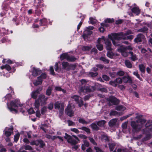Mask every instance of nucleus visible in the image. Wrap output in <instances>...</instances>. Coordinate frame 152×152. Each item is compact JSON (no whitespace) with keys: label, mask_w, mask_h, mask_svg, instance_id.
<instances>
[{"label":"nucleus","mask_w":152,"mask_h":152,"mask_svg":"<svg viewBox=\"0 0 152 152\" xmlns=\"http://www.w3.org/2000/svg\"><path fill=\"white\" fill-rule=\"evenodd\" d=\"M99 60L101 61H102L105 64H108L109 62V61L106 58L104 57H101L99 58Z\"/></svg>","instance_id":"nucleus-37"},{"label":"nucleus","mask_w":152,"mask_h":152,"mask_svg":"<svg viewBox=\"0 0 152 152\" xmlns=\"http://www.w3.org/2000/svg\"><path fill=\"white\" fill-rule=\"evenodd\" d=\"M53 102H50L48 105V108L50 110H52L53 107Z\"/></svg>","instance_id":"nucleus-58"},{"label":"nucleus","mask_w":152,"mask_h":152,"mask_svg":"<svg viewBox=\"0 0 152 152\" xmlns=\"http://www.w3.org/2000/svg\"><path fill=\"white\" fill-rule=\"evenodd\" d=\"M125 64L126 66L128 68H131L132 67V64L129 60H126Z\"/></svg>","instance_id":"nucleus-29"},{"label":"nucleus","mask_w":152,"mask_h":152,"mask_svg":"<svg viewBox=\"0 0 152 152\" xmlns=\"http://www.w3.org/2000/svg\"><path fill=\"white\" fill-rule=\"evenodd\" d=\"M145 128L142 129V132L144 134H147L152 132V121L149 120L145 125Z\"/></svg>","instance_id":"nucleus-4"},{"label":"nucleus","mask_w":152,"mask_h":152,"mask_svg":"<svg viewBox=\"0 0 152 152\" xmlns=\"http://www.w3.org/2000/svg\"><path fill=\"white\" fill-rule=\"evenodd\" d=\"M71 98L74 99V100L78 104L79 106L80 107L83 105L82 98L80 96L75 95L72 96Z\"/></svg>","instance_id":"nucleus-10"},{"label":"nucleus","mask_w":152,"mask_h":152,"mask_svg":"<svg viewBox=\"0 0 152 152\" xmlns=\"http://www.w3.org/2000/svg\"><path fill=\"white\" fill-rule=\"evenodd\" d=\"M118 52L121 53L122 56L124 57H127L128 55V53L126 50L123 47H121L118 49Z\"/></svg>","instance_id":"nucleus-17"},{"label":"nucleus","mask_w":152,"mask_h":152,"mask_svg":"<svg viewBox=\"0 0 152 152\" xmlns=\"http://www.w3.org/2000/svg\"><path fill=\"white\" fill-rule=\"evenodd\" d=\"M133 34V32L131 30H128L124 34L125 36H126L129 34Z\"/></svg>","instance_id":"nucleus-59"},{"label":"nucleus","mask_w":152,"mask_h":152,"mask_svg":"<svg viewBox=\"0 0 152 152\" xmlns=\"http://www.w3.org/2000/svg\"><path fill=\"white\" fill-rule=\"evenodd\" d=\"M65 135L64 138L67 140L68 143H70L72 145H75L77 143V141L73 139L72 137L70 135L66 133Z\"/></svg>","instance_id":"nucleus-9"},{"label":"nucleus","mask_w":152,"mask_h":152,"mask_svg":"<svg viewBox=\"0 0 152 152\" xmlns=\"http://www.w3.org/2000/svg\"><path fill=\"white\" fill-rule=\"evenodd\" d=\"M108 99L109 103L110 102L113 104L116 105L119 103V100L114 96H110Z\"/></svg>","instance_id":"nucleus-14"},{"label":"nucleus","mask_w":152,"mask_h":152,"mask_svg":"<svg viewBox=\"0 0 152 152\" xmlns=\"http://www.w3.org/2000/svg\"><path fill=\"white\" fill-rule=\"evenodd\" d=\"M69 56L67 53H63L60 56V59L61 60L64 59H66L67 60Z\"/></svg>","instance_id":"nucleus-28"},{"label":"nucleus","mask_w":152,"mask_h":152,"mask_svg":"<svg viewBox=\"0 0 152 152\" xmlns=\"http://www.w3.org/2000/svg\"><path fill=\"white\" fill-rule=\"evenodd\" d=\"M46 77V74L45 73H42L40 76L37 77L38 79H40L42 80V79H45Z\"/></svg>","instance_id":"nucleus-39"},{"label":"nucleus","mask_w":152,"mask_h":152,"mask_svg":"<svg viewBox=\"0 0 152 152\" xmlns=\"http://www.w3.org/2000/svg\"><path fill=\"white\" fill-rule=\"evenodd\" d=\"M139 67L140 71L142 73H144L145 71V66L143 64H141L139 65Z\"/></svg>","instance_id":"nucleus-30"},{"label":"nucleus","mask_w":152,"mask_h":152,"mask_svg":"<svg viewBox=\"0 0 152 152\" xmlns=\"http://www.w3.org/2000/svg\"><path fill=\"white\" fill-rule=\"evenodd\" d=\"M80 129L83 130L85 131L88 133H90V129L86 127H82Z\"/></svg>","instance_id":"nucleus-47"},{"label":"nucleus","mask_w":152,"mask_h":152,"mask_svg":"<svg viewBox=\"0 0 152 152\" xmlns=\"http://www.w3.org/2000/svg\"><path fill=\"white\" fill-rule=\"evenodd\" d=\"M96 20L93 18L91 17L89 19V23L91 24H94L96 23Z\"/></svg>","instance_id":"nucleus-44"},{"label":"nucleus","mask_w":152,"mask_h":152,"mask_svg":"<svg viewBox=\"0 0 152 152\" xmlns=\"http://www.w3.org/2000/svg\"><path fill=\"white\" fill-rule=\"evenodd\" d=\"M117 119L116 118L113 119L109 122V125L110 126H114L117 121Z\"/></svg>","instance_id":"nucleus-26"},{"label":"nucleus","mask_w":152,"mask_h":152,"mask_svg":"<svg viewBox=\"0 0 152 152\" xmlns=\"http://www.w3.org/2000/svg\"><path fill=\"white\" fill-rule=\"evenodd\" d=\"M145 37L142 34H140L137 35V37L134 39V41L136 43L141 42L142 40L144 39Z\"/></svg>","instance_id":"nucleus-16"},{"label":"nucleus","mask_w":152,"mask_h":152,"mask_svg":"<svg viewBox=\"0 0 152 152\" xmlns=\"http://www.w3.org/2000/svg\"><path fill=\"white\" fill-rule=\"evenodd\" d=\"M102 77L104 80L106 81H108L110 80V77L107 76L105 75H103Z\"/></svg>","instance_id":"nucleus-60"},{"label":"nucleus","mask_w":152,"mask_h":152,"mask_svg":"<svg viewBox=\"0 0 152 152\" xmlns=\"http://www.w3.org/2000/svg\"><path fill=\"white\" fill-rule=\"evenodd\" d=\"M115 80L116 81V83L117 85L118 84L122 83L123 82L122 79H121V78L120 77L117 78L115 79Z\"/></svg>","instance_id":"nucleus-48"},{"label":"nucleus","mask_w":152,"mask_h":152,"mask_svg":"<svg viewBox=\"0 0 152 152\" xmlns=\"http://www.w3.org/2000/svg\"><path fill=\"white\" fill-rule=\"evenodd\" d=\"M0 67L2 69H6L8 71H9L11 69V66L8 64H5V65H2Z\"/></svg>","instance_id":"nucleus-27"},{"label":"nucleus","mask_w":152,"mask_h":152,"mask_svg":"<svg viewBox=\"0 0 152 152\" xmlns=\"http://www.w3.org/2000/svg\"><path fill=\"white\" fill-rule=\"evenodd\" d=\"M109 84L111 86L116 87L117 86V85L116 83L115 80H111L109 82Z\"/></svg>","instance_id":"nucleus-40"},{"label":"nucleus","mask_w":152,"mask_h":152,"mask_svg":"<svg viewBox=\"0 0 152 152\" xmlns=\"http://www.w3.org/2000/svg\"><path fill=\"white\" fill-rule=\"evenodd\" d=\"M111 50H109V51H108L107 53V56L110 58H112L113 56V52L112 51H111Z\"/></svg>","instance_id":"nucleus-50"},{"label":"nucleus","mask_w":152,"mask_h":152,"mask_svg":"<svg viewBox=\"0 0 152 152\" xmlns=\"http://www.w3.org/2000/svg\"><path fill=\"white\" fill-rule=\"evenodd\" d=\"M24 148L26 150H32V148L31 146L28 145H25L24 146Z\"/></svg>","instance_id":"nucleus-54"},{"label":"nucleus","mask_w":152,"mask_h":152,"mask_svg":"<svg viewBox=\"0 0 152 152\" xmlns=\"http://www.w3.org/2000/svg\"><path fill=\"white\" fill-rule=\"evenodd\" d=\"M102 42H104L106 45V48L108 50H112L111 47L112 45L110 41L108 39H106L104 37H102Z\"/></svg>","instance_id":"nucleus-11"},{"label":"nucleus","mask_w":152,"mask_h":152,"mask_svg":"<svg viewBox=\"0 0 152 152\" xmlns=\"http://www.w3.org/2000/svg\"><path fill=\"white\" fill-rule=\"evenodd\" d=\"M88 138L90 141V142L93 144L95 145H96V142H95V141L93 138L91 137H88Z\"/></svg>","instance_id":"nucleus-55"},{"label":"nucleus","mask_w":152,"mask_h":152,"mask_svg":"<svg viewBox=\"0 0 152 152\" xmlns=\"http://www.w3.org/2000/svg\"><path fill=\"white\" fill-rule=\"evenodd\" d=\"M148 30V28L144 26L142 28L138 29L137 31L138 32H145Z\"/></svg>","instance_id":"nucleus-42"},{"label":"nucleus","mask_w":152,"mask_h":152,"mask_svg":"<svg viewBox=\"0 0 152 152\" xmlns=\"http://www.w3.org/2000/svg\"><path fill=\"white\" fill-rule=\"evenodd\" d=\"M48 98L46 97L45 95L41 94L38 97V100L40 102L41 105H45L47 103V101Z\"/></svg>","instance_id":"nucleus-12"},{"label":"nucleus","mask_w":152,"mask_h":152,"mask_svg":"<svg viewBox=\"0 0 152 152\" xmlns=\"http://www.w3.org/2000/svg\"><path fill=\"white\" fill-rule=\"evenodd\" d=\"M91 53H94V54H95L97 53V50L96 48H94L91 50Z\"/></svg>","instance_id":"nucleus-63"},{"label":"nucleus","mask_w":152,"mask_h":152,"mask_svg":"<svg viewBox=\"0 0 152 152\" xmlns=\"http://www.w3.org/2000/svg\"><path fill=\"white\" fill-rule=\"evenodd\" d=\"M115 110L118 111H123L126 109V107L122 105H119L117 106L115 108Z\"/></svg>","instance_id":"nucleus-32"},{"label":"nucleus","mask_w":152,"mask_h":152,"mask_svg":"<svg viewBox=\"0 0 152 152\" xmlns=\"http://www.w3.org/2000/svg\"><path fill=\"white\" fill-rule=\"evenodd\" d=\"M106 121L104 120H102L98 121L97 122V124L99 126H102L105 124Z\"/></svg>","instance_id":"nucleus-33"},{"label":"nucleus","mask_w":152,"mask_h":152,"mask_svg":"<svg viewBox=\"0 0 152 152\" xmlns=\"http://www.w3.org/2000/svg\"><path fill=\"white\" fill-rule=\"evenodd\" d=\"M122 81L125 83H132V80L129 76H124L122 78Z\"/></svg>","instance_id":"nucleus-21"},{"label":"nucleus","mask_w":152,"mask_h":152,"mask_svg":"<svg viewBox=\"0 0 152 152\" xmlns=\"http://www.w3.org/2000/svg\"><path fill=\"white\" fill-rule=\"evenodd\" d=\"M129 53L130 55V58L133 61H135L138 59L136 54H134L132 52H129Z\"/></svg>","instance_id":"nucleus-24"},{"label":"nucleus","mask_w":152,"mask_h":152,"mask_svg":"<svg viewBox=\"0 0 152 152\" xmlns=\"http://www.w3.org/2000/svg\"><path fill=\"white\" fill-rule=\"evenodd\" d=\"M140 116H138L136 117L137 119L136 121H132L131 125L132 128V131L134 132H137L140 131L144 125L146 120L144 119L141 118Z\"/></svg>","instance_id":"nucleus-1"},{"label":"nucleus","mask_w":152,"mask_h":152,"mask_svg":"<svg viewBox=\"0 0 152 152\" xmlns=\"http://www.w3.org/2000/svg\"><path fill=\"white\" fill-rule=\"evenodd\" d=\"M47 110V108L46 107H44L42 108L41 111V113L42 114H44L46 112Z\"/></svg>","instance_id":"nucleus-45"},{"label":"nucleus","mask_w":152,"mask_h":152,"mask_svg":"<svg viewBox=\"0 0 152 152\" xmlns=\"http://www.w3.org/2000/svg\"><path fill=\"white\" fill-rule=\"evenodd\" d=\"M62 66L63 69L67 70H69V69L70 66L68 62H65L62 63Z\"/></svg>","instance_id":"nucleus-23"},{"label":"nucleus","mask_w":152,"mask_h":152,"mask_svg":"<svg viewBox=\"0 0 152 152\" xmlns=\"http://www.w3.org/2000/svg\"><path fill=\"white\" fill-rule=\"evenodd\" d=\"M37 4L36 6V9L35 10V13L37 16H39L41 14V12L39 8L44 6V4L43 3V0H41L37 2Z\"/></svg>","instance_id":"nucleus-8"},{"label":"nucleus","mask_w":152,"mask_h":152,"mask_svg":"<svg viewBox=\"0 0 152 152\" xmlns=\"http://www.w3.org/2000/svg\"><path fill=\"white\" fill-rule=\"evenodd\" d=\"M13 128L12 126H11L9 128L6 127L4 132L5 135L7 137L10 136L13 133Z\"/></svg>","instance_id":"nucleus-13"},{"label":"nucleus","mask_w":152,"mask_h":152,"mask_svg":"<svg viewBox=\"0 0 152 152\" xmlns=\"http://www.w3.org/2000/svg\"><path fill=\"white\" fill-rule=\"evenodd\" d=\"M91 127L93 129L97 130L99 129V127L97 126V125L95 123H92L91 124Z\"/></svg>","instance_id":"nucleus-38"},{"label":"nucleus","mask_w":152,"mask_h":152,"mask_svg":"<svg viewBox=\"0 0 152 152\" xmlns=\"http://www.w3.org/2000/svg\"><path fill=\"white\" fill-rule=\"evenodd\" d=\"M52 90V88L50 87H49L46 91V94L48 96H50L51 94Z\"/></svg>","instance_id":"nucleus-46"},{"label":"nucleus","mask_w":152,"mask_h":152,"mask_svg":"<svg viewBox=\"0 0 152 152\" xmlns=\"http://www.w3.org/2000/svg\"><path fill=\"white\" fill-rule=\"evenodd\" d=\"M107 145L109 146L110 151H112L113 150L116 144L114 141H112L108 142Z\"/></svg>","instance_id":"nucleus-18"},{"label":"nucleus","mask_w":152,"mask_h":152,"mask_svg":"<svg viewBox=\"0 0 152 152\" xmlns=\"http://www.w3.org/2000/svg\"><path fill=\"white\" fill-rule=\"evenodd\" d=\"M96 89L94 86H84L81 87L79 91L81 92L89 93L93 92Z\"/></svg>","instance_id":"nucleus-5"},{"label":"nucleus","mask_w":152,"mask_h":152,"mask_svg":"<svg viewBox=\"0 0 152 152\" xmlns=\"http://www.w3.org/2000/svg\"><path fill=\"white\" fill-rule=\"evenodd\" d=\"M102 139L103 140H105L106 141H109V139L108 136L105 135H103L101 137Z\"/></svg>","instance_id":"nucleus-49"},{"label":"nucleus","mask_w":152,"mask_h":152,"mask_svg":"<svg viewBox=\"0 0 152 152\" xmlns=\"http://www.w3.org/2000/svg\"><path fill=\"white\" fill-rule=\"evenodd\" d=\"M40 102L38 99H36L34 102V106L37 109H39L40 106Z\"/></svg>","instance_id":"nucleus-34"},{"label":"nucleus","mask_w":152,"mask_h":152,"mask_svg":"<svg viewBox=\"0 0 152 152\" xmlns=\"http://www.w3.org/2000/svg\"><path fill=\"white\" fill-rule=\"evenodd\" d=\"M64 107V104L63 103H61L60 102L57 101L55 103V109H58L60 112V114L61 115H62L63 113Z\"/></svg>","instance_id":"nucleus-7"},{"label":"nucleus","mask_w":152,"mask_h":152,"mask_svg":"<svg viewBox=\"0 0 152 152\" xmlns=\"http://www.w3.org/2000/svg\"><path fill=\"white\" fill-rule=\"evenodd\" d=\"M94 148L96 151V152H104L100 148L98 147H95Z\"/></svg>","instance_id":"nucleus-62"},{"label":"nucleus","mask_w":152,"mask_h":152,"mask_svg":"<svg viewBox=\"0 0 152 152\" xmlns=\"http://www.w3.org/2000/svg\"><path fill=\"white\" fill-rule=\"evenodd\" d=\"M94 27L93 26H88L87 27V29L85 30L83 33L89 36L92 34V31L91 30H93Z\"/></svg>","instance_id":"nucleus-20"},{"label":"nucleus","mask_w":152,"mask_h":152,"mask_svg":"<svg viewBox=\"0 0 152 152\" xmlns=\"http://www.w3.org/2000/svg\"><path fill=\"white\" fill-rule=\"evenodd\" d=\"M42 80L40 79H38V80H36L35 82L33 83V84L35 86H37L38 85H41L42 83Z\"/></svg>","instance_id":"nucleus-35"},{"label":"nucleus","mask_w":152,"mask_h":152,"mask_svg":"<svg viewBox=\"0 0 152 152\" xmlns=\"http://www.w3.org/2000/svg\"><path fill=\"white\" fill-rule=\"evenodd\" d=\"M76 60V58L74 56H69L67 61H74Z\"/></svg>","instance_id":"nucleus-51"},{"label":"nucleus","mask_w":152,"mask_h":152,"mask_svg":"<svg viewBox=\"0 0 152 152\" xmlns=\"http://www.w3.org/2000/svg\"><path fill=\"white\" fill-rule=\"evenodd\" d=\"M110 38L112 41L113 44L115 46H120V44L115 41L120 40L122 39H126V38L125 37L123 32L119 33H113L112 34V36H110Z\"/></svg>","instance_id":"nucleus-2"},{"label":"nucleus","mask_w":152,"mask_h":152,"mask_svg":"<svg viewBox=\"0 0 152 152\" xmlns=\"http://www.w3.org/2000/svg\"><path fill=\"white\" fill-rule=\"evenodd\" d=\"M133 74L134 75L136 76L138 78H139L140 80H141V78H140V75L138 74L137 71L134 72L133 73Z\"/></svg>","instance_id":"nucleus-61"},{"label":"nucleus","mask_w":152,"mask_h":152,"mask_svg":"<svg viewBox=\"0 0 152 152\" xmlns=\"http://www.w3.org/2000/svg\"><path fill=\"white\" fill-rule=\"evenodd\" d=\"M110 114L111 116L117 115L118 114V113L115 111H112L110 112Z\"/></svg>","instance_id":"nucleus-57"},{"label":"nucleus","mask_w":152,"mask_h":152,"mask_svg":"<svg viewBox=\"0 0 152 152\" xmlns=\"http://www.w3.org/2000/svg\"><path fill=\"white\" fill-rule=\"evenodd\" d=\"M78 121L79 123L83 124H88L91 122V121H85V120L81 118L79 119Z\"/></svg>","instance_id":"nucleus-31"},{"label":"nucleus","mask_w":152,"mask_h":152,"mask_svg":"<svg viewBox=\"0 0 152 152\" xmlns=\"http://www.w3.org/2000/svg\"><path fill=\"white\" fill-rule=\"evenodd\" d=\"M124 74V72L122 71H119L117 73V74L119 76H122Z\"/></svg>","instance_id":"nucleus-64"},{"label":"nucleus","mask_w":152,"mask_h":152,"mask_svg":"<svg viewBox=\"0 0 152 152\" xmlns=\"http://www.w3.org/2000/svg\"><path fill=\"white\" fill-rule=\"evenodd\" d=\"M147 134L146 137L144 138L143 140L144 141H147L150 139L151 138V134Z\"/></svg>","instance_id":"nucleus-56"},{"label":"nucleus","mask_w":152,"mask_h":152,"mask_svg":"<svg viewBox=\"0 0 152 152\" xmlns=\"http://www.w3.org/2000/svg\"><path fill=\"white\" fill-rule=\"evenodd\" d=\"M75 107L74 105H71V104H69L65 110V113L70 117L73 116L74 115L73 109Z\"/></svg>","instance_id":"nucleus-6"},{"label":"nucleus","mask_w":152,"mask_h":152,"mask_svg":"<svg viewBox=\"0 0 152 152\" xmlns=\"http://www.w3.org/2000/svg\"><path fill=\"white\" fill-rule=\"evenodd\" d=\"M39 94V89H37L34 91H33L31 94V97L34 99H36Z\"/></svg>","instance_id":"nucleus-25"},{"label":"nucleus","mask_w":152,"mask_h":152,"mask_svg":"<svg viewBox=\"0 0 152 152\" xmlns=\"http://www.w3.org/2000/svg\"><path fill=\"white\" fill-rule=\"evenodd\" d=\"M55 89L56 91H61L63 93H65L66 92V91L65 90L62 89L60 87L56 86L55 87Z\"/></svg>","instance_id":"nucleus-36"},{"label":"nucleus","mask_w":152,"mask_h":152,"mask_svg":"<svg viewBox=\"0 0 152 152\" xmlns=\"http://www.w3.org/2000/svg\"><path fill=\"white\" fill-rule=\"evenodd\" d=\"M47 21V19L45 18H43L42 19L40 20V24L42 25V24H45L46 23Z\"/></svg>","instance_id":"nucleus-52"},{"label":"nucleus","mask_w":152,"mask_h":152,"mask_svg":"<svg viewBox=\"0 0 152 152\" xmlns=\"http://www.w3.org/2000/svg\"><path fill=\"white\" fill-rule=\"evenodd\" d=\"M91 48V47L90 46H84L82 48V50L84 51L86 50H90Z\"/></svg>","instance_id":"nucleus-53"},{"label":"nucleus","mask_w":152,"mask_h":152,"mask_svg":"<svg viewBox=\"0 0 152 152\" xmlns=\"http://www.w3.org/2000/svg\"><path fill=\"white\" fill-rule=\"evenodd\" d=\"M7 107L11 112L15 113H17L18 110L16 109H14L12 108L13 107H18V105L20 107L22 106V104H20L19 101L17 100H15L14 101H11L10 105H9L8 103H7Z\"/></svg>","instance_id":"nucleus-3"},{"label":"nucleus","mask_w":152,"mask_h":152,"mask_svg":"<svg viewBox=\"0 0 152 152\" xmlns=\"http://www.w3.org/2000/svg\"><path fill=\"white\" fill-rule=\"evenodd\" d=\"M31 73L33 76L37 77L41 73V71L38 69L33 67L31 71Z\"/></svg>","instance_id":"nucleus-15"},{"label":"nucleus","mask_w":152,"mask_h":152,"mask_svg":"<svg viewBox=\"0 0 152 152\" xmlns=\"http://www.w3.org/2000/svg\"><path fill=\"white\" fill-rule=\"evenodd\" d=\"M132 11L136 15H138L140 13V10L138 7H134L131 9Z\"/></svg>","instance_id":"nucleus-22"},{"label":"nucleus","mask_w":152,"mask_h":152,"mask_svg":"<svg viewBox=\"0 0 152 152\" xmlns=\"http://www.w3.org/2000/svg\"><path fill=\"white\" fill-rule=\"evenodd\" d=\"M20 133H18L16 134L14 136V140L15 142H17L18 140L20 137Z\"/></svg>","instance_id":"nucleus-43"},{"label":"nucleus","mask_w":152,"mask_h":152,"mask_svg":"<svg viewBox=\"0 0 152 152\" xmlns=\"http://www.w3.org/2000/svg\"><path fill=\"white\" fill-rule=\"evenodd\" d=\"M37 143L38 144V146L39 145L40 147H43L45 145V144L44 142L41 140H37Z\"/></svg>","instance_id":"nucleus-41"},{"label":"nucleus","mask_w":152,"mask_h":152,"mask_svg":"<svg viewBox=\"0 0 152 152\" xmlns=\"http://www.w3.org/2000/svg\"><path fill=\"white\" fill-rule=\"evenodd\" d=\"M101 41H102L101 38H99L97 43L96 45L97 49L100 51L102 50L103 48V45L101 44Z\"/></svg>","instance_id":"nucleus-19"}]
</instances>
